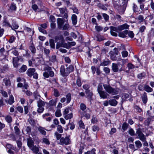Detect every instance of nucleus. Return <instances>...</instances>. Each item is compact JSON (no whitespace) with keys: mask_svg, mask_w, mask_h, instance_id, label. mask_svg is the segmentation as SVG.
<instances>
[{"mask_svg":"<svg viewBox=\"0 0 154 154\" xmlns=\"http://www.w3.org/2000/svg\"><path fill=\"white\" fill-rule=\"evenodd\" d=\"M122 56L123 57H125L127 56L128 53L126 51H123L122 53Z\"/></svg>","mask_w":154,"mask_h":154,"instance_id":"774afa93","label":"nucleus"},{"mask_svg":"<svg viewBox=\"0 0 154 154\" xmlns=\"http://www.w3.org/2000/svg\"><path fill=\"white\" fill-rule=\"evenodd\" d=\"M27 69V66L25 65H23L19 69V72H24Z\"/></svg>","mask_w":154,"mask_h":154,"instance_id":"58836bf2","label":"nucleus"},{"mask_svg":"<svg viewBox=\"0 0 154 154\" xmlns=\"http://www.w3.org/2000/svg\"><path fill=\"white\" fill-rule=\"evenodd\" d=\"M110 56L111 59L112 60H117V58L114 54V53L112 52L110 53Z\"/></svg>","mask_w":154,"mask_h":154,"instance_id":"ea45409f","label":"nucleus"},{"mask_svg":"<svg viewBox=\"0 0 154 154\" xmlns=\"http://www.w3.org/2000/svg\"><path fill=\"white\" fill-rule=\"evenodd\" d=\"M151 121V119L148 118L146 119L144 121V124L146 126H149V123Z\"/></svg>","mask_w":154,"mask_h":154,"instance_id":"6e6d98bb","label":"nucleus"},{"mask_svg":"<svg viewBox=\"0 0 154 154\" xmlns=\"http://www.w3.org/2000/svg\"><path fill=\"white\" fill-rule=\"evenodd\" d=\"M129 94L126 93H123L122 96V100H125L129 97Z\"/></svg>","mask_w":154,"mask_h":154,"instance_id":"e433bc0d","label":"nucleus"},{"mask_svg":"<svg viewBox=\"0 0 154 154\" xmlns=\"http://www.w3.org/2000/svg\"><path fill=\"white\" fill-rule=\"evenodd\" d=\"M109 104L112 106H116L118 102L114 99L110 100L109 101Z\"/></svg>","mask_w":154,"mask_h":154,"instance_id":"bb28decb","label":"nucleus"},{"mask_svg":"<svg viewBox=\"0 0 154 154\" xmlns=\"http://www.w3.org/2000/svg\"><path fill=\"white\" fill-rule=\"evenodd\" d=\"M114 4L118 6V10L119 14H124L126 8L128 0H113Z\"/></svg>","mask_w":154,"mask_h":154,"instance_id":"f257e3e1","label":"nucleus"},{"mask_svg":"<svg viewBox=\"0 0 154 154\" xmlns=\"http://www.w3.org/2000/svg\"><path fill=\"white\" fill-rule=\"evenodd\" d=\"M96 150L94 148H93L91 151H88L85 153V154H96L95 151Z\"/></svg>","mask_w":154,"mask_h":154,"instance_id":"8fccbe9b","label":"nucleus"},{"mask_svg":"<svg viewBox=\"0 0 154 154\" xmlns=\"http://www.w3.org/2000/svg\"><path fill=\"white\" fill-rule=\"evenodd\" d=\"M144 90L148 92H150L152 91L153 89L149 85H145L144 86Z\"/></svg>","mask_w":154,"mask_h":154,"instance_id":"a878e982","label":"nucleus"},{"mask_svg":"<svg viewBox=\"0 0 154 154\" xmlns=\"http://www.w3.org/2000/svg\"><path fill=\"white\" fill-rule=\"evenodd\" d=\"M49 43L51 47L54 48H55V44L54 42V40L53 39H51L49 40Z\"/></svg>","mask_w":154,"mask_h":154,"instance_id":"c03bdc74","label":"nucleus"},{"mask_svg":"<svg viewBox=\"0 0 154 154\" xmlns=\"http://www.w3.org/2000/svg\"><path fill=\"white\" fill-rule=\"evenodd\" d=\"M27 144L30 149L34 146V142L31 138L30 137L27 139Z\"/></svg>","mask_w":154,"mask_h":154,"instance_id":"ddd939ff","label":"nucleus"},{"mask_svg":"<svg viewBox=\"0 0 154 154\" xmlns=\"http://www.w3.org/2000/svg\"><path fill=\"white\" fill-rule=\"evenodd\" d=\"M55 115L56 117H59L61 116V114L60 110H58L56 111L55 113Z\"/></svg>","mask_w":154,"mask_h":154,"instance_id":"680f3d73","label":"nucleus"},{"mask_svg":"<svg viewBox=\"0 0 154 154\" xmlns=\"http://www.w3.org/2000/svg\"><path fill=\"white\" fill-rule=\"evenodd\" d=\"M44 110L43 107H38L37 109V112L38 113H41L43 112Z\"/></svg>","mask_w":154,"mask_h":154,"instance_id":"3c124183","label":"nucleus"},{"mask_svg":"<svg viewBox=\"0 0 154 154\" xmlns=\"http://www.w3.org/2000/svg\"><path fill=\"white\" fill-rule=\"evenodd\" d=\"M14 102V101L13 97L12 95L10 96L8 101V103L11 105Z\"/></svg>","mask_w":154,"mask_h":154,"instance_id":"de8ad7c7","label":"nucleus"},{"mask_svg":"<svg viewBox=\"0 0 154 154\" xmlns=\"http://www.w3.org/2000/svg\"><path fill=\"white\" fill-rule=\"evenodd\" d=\"M38 30L39 31L42 33L44 34H47V32L44 29H43L41 27H38Z\"/></svg>","mask_w":154,"mask_h":154,"instance_id":"13d9d810","label":"nucleus"},{"mask_svg":"<svg viewBox=\"0 0 154 154\" xmlns=\"http://www.w3.org/2000/svg\"><path fill=\"white\" fill-rule=\"evenodd\" d=\"M131 38H133L134 37V34L133 32L132 31H128L127 32V35Z\"/></svg>","mask_w":154,"mask_h":154,"instance_id":"49530a36","label":"nucleus"},{"mask_svg":"<svg viewBox=\"0 0 154 154\" xmlns=\"http://www.w3.org/2000/svg\"><path fill=\"white\" fill-rule=\"evenodd\" d=\"M69 28V24L67 23H65L64 25H63L62 28L60 29H61L62 30H67Z\"/></svg>","mask_w":154,"mask_h":154,"instance_id":"a19ab883","label":"nucleus"},{"mask_svg":"<svg viewBox=\"0 0 154 154\" xmlns=\"http://www.w3.org/2000/svg\"><path fill=\"white\" fill-rule=\"evenodd\" d=\"M66 69L67 71V73H68V74H69L70 72H72L73 70V66L72 65H70L68 67L66 68Z\"/></svg>","mask_w":154,"mask_h":154,"instance_id":"7c9ffc66","label":"nucleus"},{"mask_svg":"<svg viewBox=\"0 0 154 154\" xmlns=\"http://www.w3.org/2000/svg\"><path fill=\"white\" fill-rule=\"evenodd\" d=\"M15 133L17 134H19L20 133V131L19 128L17 126H15L14 127Z\"/></svg>","mask_w":154,"mask_h":154,"instance_id":"864d4df0","label":"nucleus"},{"mask_svg":"<svg viewBox=\"0 0 154 154\" xmlns=\"http://www.w3.org/2000/svg\"><path fill=\"white\" fill-rule=\"evenodd\" d=\"M98 93L100 97L103 99L107 98V96L108 95V94L104 91H103Z\"/></svg>","mask_w":154,"mask_h":154,"instance_id":"f3484780","label":"nucleus"},{"mask_svg":"<svg viewBox=\"0 0 154 154\" xmlns=\"http://www.w3.org/2000/svg\"><path fill=\"white\" fill-rule=\"evenodd\" d=\"M16 48L15 47H14L11 50L8 51H7V54H8V52L9 51H11V53L14 54L15 56L17 57H18L19 55V52L18 51L15 50Z\"/></svg>","mask_w":154,"mask_h":154,"instance_id":"1a4fd4ad","label":"nucleus"},{"mask_svg":"<svg viewBox=\"0 0 154 154\" xmlns=\"http://www.w3.org/2000/svg\"><path fill=\"white\" fill-rule=\"evenodd\" d=\"M136 134L138 136V138L141 141H144L146 137L145 135L143 133L141 129L140 128L137 129Z\"/></svg>","mask_w":154,"mask_h":154,"instance_id":"20e7f679","label":"nucleus"},{"mask_svg":"<svg viewBox=\"0 0 154 154\" xmlns=\"http://www.w3.org/2000/svg\"><path fill=\"white\" fill-rule=\"evenodd\" d=\"M2 25L3 26H9L11 27L12 29H14L13 27L6 20H5L2 23Z\"/></svg>","mask_w":154,"mask_h":154,"instance_id":"c85d7f7f","label":"nucleus"},{"mask_svg":"<svg viewBox=\"0 0 154 154\" xmlns=\"http://www.w3.org/2000/svg\"><path fill=\"white\" fill-rule=\"evenodd\" d=\"M49 61L54 63H57V60L56 58V56L55 55H53L51 57H50Z\"/></svg>","mask_w":154,"mask_h":154,"instance_id":"dca6fc26","label":"nucleus"},{"mask_svg":"<svg viewBox=\"0 0 154 154\" xmlns=\"http://www.w3.org/2000/svg\"><path fill=\"white\" fill-rule=\"evenodd\" d=\"M45 103L42 100L39 99L37 101V106L38 107H43L45 106Z\"/></svg>","mask_w":154,"mask_h":154,"instance_id":"2eb2a0df","label":"nucleus"},{"mask_svg":"<svg viewBox=\"0 0 154 154\" xmlns=\"http://www.w3.org/2000/svg\"><path fill=\"white\" fill-rule=\"evenodd\" d=\"M54 95L55 97H58L60 96V93L57 89H56L54 88Z\"/></svg>","mask_w":154,"mask_h":154,"instance_id":"37998d69","label":"nucleus"},{"mask_svg":"<svg viewBox=\"0 0 154 154\" xmlns=\"http://www.w3.org/2000/svg\"><path fill=\"white\" fill-rule=\"evenodd\" d=\"M57 130L60 133H62L63 132V129L61 125H59L57 126Z\"/></svg>","mask_w":154,"mask_h":154,"instance_id":"bf43d9fd","label":"nucleus"},{"mask_svg":"<svg viewBox=\"0 0 154 154\" xmlns=\"http://www.w3.org/2000/svg\"><path fill=\"white\" fill-rule=\"evenodd\" d=\"M79 126L80 128H85V126L84 125V124L81 120H80L79 121Z\"/></svg>","mask_w":154,"mask_h":154,"instance_id":"338daca9","label":"nucleus"},{"mask_svg":"<svg viewBox=\"0 0 154 154\" xmlns=\"http://www.w3.org/2000/svg\"><path fill=\"white\" fill-rule=\"evenodd\" d=\"M129 26L128 25L125 24L118 27H117V29L119 32L123 29L128 28Z\"/></svg>","mask_w":154,"mask_h":154,"instance_id":"9d476101","label":"nucleus"},{"mask_svg":"<svg viewBox=\"0 0 154 154\" xmlns=\"http://www.w3.org/2000/svg\"><path fill=\"white\" fill-rule=\"evenodd\" d=\"M5 120L8 123H11L12 120L11 117L9 115L6 116H5Z\"/></svg>","mask_w":154,"mask_h":154,"instance_id":"72a5a7b5","label":"nucleus"},{"mask_svg":"<svg viewBox=\"0 0 154 154\" xmlns=\"http://www.w3.org/2000/svg\"><path fill=\"white\" fill-rule=\"evenodd\" d=\"M29 48L32 54H35L36 53V49L33 43L29 46Z\"/></svg>","mask_w":154,"mask_h":154,"instance_id":"b1692460","label":"nucleus"},{"mask_svg":"<svg viewBox=\"0 0 154 154\" xmlns=\"http://www.w3.org/2000/svg\"><path fill=\"white\" fill-rule=\"evenodd\" d=\"M65 20L60 18H58L57 19V26L59 29H61L64 23Z\"/></svg>","mask_w":154,"mask_h":154,"instance_id":"423d86ee","label":"nucleus"},{"mask_svg":"<svg viewBox=\"0 0 154 154\" xmlns=\"http://www.w3.org/2000/svg\"><path fill=\"white\" fill-rule=\"evenodd\" d=\"M95 28L96 31L97 32H100L103 30V28L100 26H96Z\"/></svg>","mask_w":154,"mask_h":154,"instance_id":"69168bd1","label":"nucleus"},{"mask_svg":"<svg viewBox=\"0 0 154 154\" xmlns=\"http://www.w3.org/2000/svg\"><path fill=\"white\" fill-rule=\"evenodd\" d=\"M64 43V38H63V40L60 41V42H57L56 45V48L58 49L59 48L62 47Z\"/></svg>","mask_w":154,"mask_h":154,"instance_id":"aec40b11","label":"nucleus"},{"mask_svg":"<svg viewBox=\"0 0 154 154\" xmlns=\"http://www.w3.org/2000/svg\"><path fill=\"white\" fill-rule=\"evenodd\" d=\"M38 130L42 134H43L44 135H46V132L45 131L44 128L41 127H38Z\"/></svg>","mask_w":154,"mask_h":154,"instance_id":"cd10ccee","label":"nucleus"},{"mask_svg":"<svg viewBox=\"0 0 154 154\" xmlns=\"http://www.w3.org/2000/svg\"><path fill=\"white\" fill-rule=\"evenodd\" d=\"M146 74L145 72H143L141 73L138 74L137 75V78L140 79H142L143 78L146 76Z\"/></svg>","mask_w":154,"mask_h":154,"instance_id":"4c0bfd02","label":"nucleus"},{"mask_svg":"<svg viewBox=\"0 0 154 154\" xmlns=\"http://www.w3.org/2000/svg\"><path fill=\"white\" fill-rule=\"evenodd\" d=\"M142 101L143 103H146L147 101V98L146 93L144 92L141 96Z\"/></svg>","mask_w":154,"mask_h":154,"instance_id":"4be33fe9","label":"nucleus"},{"mask_svg":"<svg viewBox=\"0 0 154 154\" xmlns=\"http://www.w3.org/2000/svg\"><path fill=\"white\" fill-rule=\"evenodd\" d=\"M128 30H126L123 32H119V36L122 38H125L127 37V32Z\"/></svg>","mask_w":154,"mask_h":154,"instance_id":"a211bd4d","label":"nucleus"},{"mask_svg":"<svg viewBox=\"0 0 154 154\" xmlns=\"http://www.w3.org/2000/svg\"><path fill=\"white\" fill-rule=\"evenodd\" d=\"M80 107L81 110L80 111H82L83 112H85V110L86 111H90V110L88 109H87L84 103H81L80 105Z\"/></svg>","mask_w":154,"mask_h":154,"instance_id":"6ab92c4d","label":"nucleus"},{"mask_svg":"<svg viewBox=\"0 0 154 154\" xmlns=\"http://www.w3.org/2000/svg\"><path fill=\"white\" fill-rule=\"evenodd\" d=\"M128 126V124L126 123H124L123 124L122 126V129L125 131L127 129Z\"/></svg>","mask_w":154,"mask_h":154,"instance_id":"052dcab7","label":"nucleus"},{"mask_svg":"<svg viewBox=\"0 0 154 154\" xmlns=\"http://www.w3.org/2000/svg\"><path fill=\"white\" fill-rule=\"evenodd\" d=\"M110 32L111 35L113 36H116L117 35V34L116 32H119L117 27L111 26L110 27Z\"/></svg>","mask_w":154,"mask_h":154,"instance_id":"6e6552de","label":"nucleus"},{"mask_svg":"<svg viewBox=\"0 0 154 154\" xmlns=\"http://www.w3.org/2000/svg\"><path fill=\"white\" fill-rule=\"evenodd\" d=\"M63 36L62 35H59L58 36H56L55 37V42H58L59 40L61 41V40H63Z\"/></svg>","mask_w":154,"mask_h":154,"instance_id":"473e14b6","label":"nucleus"},{"mask_svg":"<svg viewBox=\"0 0 154 154\" xmlns=\"http://www.w3.org/2000/svg\"><path fill=\"white\" fill-rule=\"evenodd\" d=\"M66 103H68L70 102L71 99V94L70 93L68 94L66 96Z\"/></svg>","mask_w":154,"mask_h":154,"instance_id":"79ce46f5","label":"nucleus"},{"mask_svg":"<svg viewBox=\"0 0 154 154\" xmlns=\"http://www.w3.org/2000/svg\"><path fill=\"white\" fill-rule=\"evenodd\" d=\"M79 113L80 114L82 117H85L87 119H89L90 117V114L88 113H86L85 111L83 112L82 111H79Z\"/></svg>","mask_w":154,"mask_h":154,"instance_id":"f8f14e48","label":"nucleus"},{"mask_svg":"<svg viewBox=\"0 0 154 154\" xmlns=\"http://www.w3.org/2000/svg\"><path fill=\"white\" fill-rule=\"evenodd\" d=\"M72 116V113H70L68 115H65L64 116V118L68 120V119H71Z\"/></svg>","mask_w":154,"mask_h":154,"instance_id":"a18cd8bd","label":"nucleus"},{"mask_svg":"<svg viewBox=\"0 0 154 154\" xmlns=\"http://www.w3.org/2000/svg\"><path fill=\"white\" fill-rule=\"evenodd\" d=\"M85 92L87 95V97L88 99H91L93 95V93L90 90L85 91Z\"/></svg>","mask_w":154,"mask_h":154,"instance_id":"5701e85b","label":"nucleus"},{"mask_svg":"<svg viewBox=\"0 0 154 154\" xmlns=\"http://www.w3.org/2000/svg\"><path fill=\"white\" fill-rule=\"evenodd\" d=\"M9 8H10L9 9V11H16L17 8L16 5L14 2L11 3Z\"/></svg>","mask_w":154,"mask_h":154,"instance_id":"412c9836","label":"nucleus"},{"mask_svg":"<svg viewBox=\"0 0 154 154\" xmlns=\"http://www.w3.org/2000/svg\"><path fill=\"white\" fill-rule=\"evenodd\" d=\"M119 63L117 64L113 63L112 66V71L115 72H117L119 70V67L118 66L119 65Z\"/></svg>","mask_w":154,"mask_h":154,"instance_id":"4468645a","label":"nucleus"},{"mask_svg":"<svg viewBox=\"0 0 154 154\" xmlns=\"http://www.w3.org/2000/svg\"><path fill=\"white\" fill-rule=\"evenodd\" d=\"M77 16L75 14H73L72 16V20L73 24L75 25L77 23Z\"/></svg>","mask_w":154,"mask_h":154,"instance_id":"393cba45","label":"nucleus"},{"mask_svg":"<svg viewBox=\"0 0 154 154\" xmlns=\"http://www.w3.org/2000/svg\"><path fill=\"white\" fill-rule=\"evenodd\" d=\"M33 152L35 153H37L39 151L38 148L36 147L35 146H33L32 148L30 149Z\"/></svg>","mask_w":154,"mask_h":154,"instance_id":"f704fd0d","label":"nucleus"},{"mask_svg":"<svg viewBox=\"0 0 154 154\" xmlns=\"http://www.w3.org/2000/svg\"><path fill=\"white\" fill-rule=\"evenodd\" d=\"M33 96L35 99H38V97H41L40 96L38 92L37 91L34 92L33 93Z\"/></svg>","mask_w":154,"mask_h":154,"instance_id":"603ef678","label":"nucleus"},{"mask_svg":"<svg viewBox=\"0 0 154 154\" xmlns=\"http://www.w3.org/2000/svg\"><path fill=\"white\" fill-rule=\"evenodd\" d=\"M42 142L47 145L50 144V142L48 139L46 138H44L42 139Z\"/></svg>","mask_w":154,"mask_h":154,"instance_id":"4d7b16f0","label":"nucleus"},{"mask_svg":"<svg viewBox=\"0 0 154 154\" xmlns=\"http://www.w3.org/2000/svg\"><path fill=\"white\" fill-rule=\"evenodd\" d=\"M103 87L101 85L99 84L97 86V91L98 93L103 91Z\"/></svg>","mask_w":154,"mask_h":154,"instance_id":"5fc2aeb1","label":"nucleus"},{"mask_svg":"<svg viewBox=\"0 0 154 154\" xmlns=\"http://www.w3.org/2000/svg\"><path fill=\"white\" fill-rule=\"evenodd\" d=\"M69 142V139L68 137H66L64 138L62 137L60 140V144L68 145Z\"/></svg>","mask_w":154,"mask_h":154,"instance_id":"39448f33","label":"nucleus"},{"mask_svg":"<svg viewBox=\"0 0 154 154\" xmlns=\"http://www.w3.org/2000/svg\"><path fill=\"white\" fill-rule=\"evenodd\" d=\"M92 129L94 131H97L99 130V128L97 126L94 125L92 127Z\"/></svg>","mask_w":154,"mask_h":154,"instance_id":"0e129e2a","label":"nucleus"},{"mask_svg":"<svg viewBox=\"0 0 154 154\" xmlns=\"http://www.w3.org/2000/svg\"><path fill=\"white\" fill-rule=\"evenodd\" d=\"M20 59L18 57H13V63L15 67H17L18 65V61Z\"/></svg>","mask_w":154,"mask_h":154,"instance_id":"9b49d317","label":"nucleus"},{"mask_svg":"<svg viewBox=\"0 0 154 154\" xmlns=\"http://www.w3.org/2000/svg\"><path fill=\"white\" fill-rule=\"evenodd\" d=\"M102 15L106 21H107L109 19L108 15L105 13L102 14Z\"/></svg>","mask_w":154,"mask_h":154,"instance_id":"09e8293b","label":"nucleus"},{"mask_svg":"<svg viewBox=\"0 0 154 154\" xmlns=\"http://www.w3.org/2000/svg\"><path fill=\"white\" fill-rule=\"evenodd\" d=\"M60 72L61 75L63 76H67L68 75V73L67 72V70L66 69H65V67L63 65L61 66L60 68Z\"/></svg>","mask_w":154,"mask_h":154,"instance_id":"0eeeda50","label":"nucleus"},{"mask_svg":"<svg viewBox=\"0 0 154 154\" xmlns=\"http://www.w3.org/2000/svg\"><path fill=\"white\" fill-rule=\"evenodd\" d=\"M103 86L106 91L109 94L115 95L119 93V89L113 88L109 85L104 84Z\"/></svg>","mask_w":154,"mask_h":154,"instance_id":"f03ea898","label":"nucleus"},{"mask_svg":"<svg viewBox=\"0 0 154 154\" xmlns=\"http://www.w3.org/2000/svg\"><path fill=\"white\" fill-rule=\"evenodd\" d=\"M57 99H52L50 100L49 102V104L51 106H55L57 102Z\"/></svg>","mask_w":154,"mask_h":154,"instance_id":"2f4dec72","label":"nucleus"},{"mask_svg":"<svg viewBox=\"0 0 154 154\" xmlns=\"http://www.w3.org/2000/svg\"><path fill=\"white\" fill-rule=\"evenodd\" d=\"M26 73L30 77L33 76V78L35 79H37L38 78V75L35 72V68L29 69L27 71Z\"/></svg>","mask_w":154,"mask_h":154,"instance_id":"7ed1b4c3","label":"nucleus"},{"mask_svg":"<svg viewBox=\"0 0 154 154\" xmlns=\"http://www.w3.org/2000/svg\"><path fill=\"white\" fill-rule=\"evenodd\" d=\"M135 144L136 147L138 148H140L142 146V144L139 140H137L135 142Z\"/></svg>","mask_w":154,"mask_h":154,"instance_id":"c9c22d12","label":"nucleus"},{"mask_svg":"<svg viewBox=\"0 0 154 154\" xmlns=\"http://www.w3.org/2000/svg\"><path fill=\"white\" fill-rule=\"evenodd\" d=\"M3 81L4 82L5 85L6 86H10L11 84L10 80L7 78H5L3 79Z\"/></svg>","mask_w":154,"mask_h":154,"instance_id":"c756f323","label":"nucleus"},{"mask_svg":"<svg viewBox=\"0 0 154 154\" xmlns=\"http://www.w3.org/2000/svg\"><path fill=\"white\" fill-rule=\"evenodd\" d=\"M128 133L131 136H134L135 134L134 131L132 128H131L129 130Z\"/></svg>","mask_w":154,"mask_h":154,"instance_id":"e2e57ef3","label":"nucleus"}]
</instances>
